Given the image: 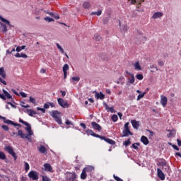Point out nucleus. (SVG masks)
<instances>
[{"mask_svg":"<svg viewBox=\"0 0 181 181\" xmlns=\"http://www.w3.org/2000/svg\"><path fill=\"white\" fill-rule=\"evenodd\" d=\"M19 122H21V124H23V125H25V127H25V131H27L28 134L23 133L22 130H18V134H17L18 135V136H21V138H22L23 139H26L29 138V135H33V132H32V127L29 123L23 121V119H22L21 118L19 119Z\"/></svg>","mask_w":181,"mask_h":181,"instance_id":"1","label":"nucleus"},{"mask_svg":"<svg viewBox=\"0 0 181 181\" xmlns=\"http://www.w3.org/2000/svg\"><path fill=\"white\" fill-rule=\"evenodd\" d=\"M50 115L55 119L57 124H59V125H62L63 124V121H62V112L57 110H54L51 112Z\"/></svg>","mask_w":181,"mask_h":181,"instance_id":"2","label":"nucleus"},{"mask_svg":"<svg viewBox=\"0 0 181 181\" xmlns=\"http://www.w3.org/2000/svg\"><path fill=\"white\" fill-rule=\"evenodd\" d=\"M0 76L1 77H0V83H2V84L6 86V81L4 80L6 78V72H5V69L4 67L0 68Z\"/></svg>","mask_w":181,"mask_h":181,"instance_id":"3","label":"nucleus"},{"mask_svg":"<svg viewBox=\"0 0 181 181\" xmlns=\"http://www.w3.org/2000/svg\"><path fill=\"white\" fill-rule=\"evenodd\" d=\"M4 149L6 152H8V153L11 155V156H13V158H14V160H16V159H18V157L16 156V153H15V151H13V148L12 146H5Z\"/></svg>","mask_w":181,"mask_h":181,"instance_id":"4","label":"nucleus"},{"mask_svg":"<svg viewBox=\"0 0 181 181\" xmlns=\"http://www.w3.org/2000/svg\"><path fill=\"white\" fill-rule=\"evenodd\" d=\"M129 123L127 122L124 124V129L122 132V136H128L129 135H133L132 132H131V130H129Z\"/></svg>","mask_w":181,"mask_h":181,"instance_id":"5","label":"nucleus"},{"mask_svg":"<svg viewBox=\"0 0 181 181\" xmlns=\"http://www.w3.org/2000/svg\"><path fill=\"white\" fill-rule=\"evenodd\" d=\"M28 176L31 180H39V173L34 171V170H31L28 173Z\"/></svg>","mask_w":181,"mask_h":181,"instance_id":"6","label":"nucleus"},{"mask_svg":"<svg viewBox=\"0 0 181 181\" xmlns=\"http://www.w3.org/2000/svg\"><path fill=\"white\" fill-rule=\"evenodd\" d=\"M57 101L58 104L60 105V107H62V108H69V105L66 100H63V98H58Z\"/></svg>","mask_w":181,"mask_h":181,"instance_id":"7","label":"nucleus"},{"mask_svg":"<svg viewBox=\"0 0 181 181\" xmlns=\"http://www.w3.org/2000/svg\"><path fill=\"white\" fill-rule=\"evenodd\" d=\"M127 74H129V76H127L128 82L129 84H134L135 83V76H134V74H130L128 71H127Z\"/></svg>","mask_w":181,"mask_h":181,"instance_id":"8","label":"nucleus"},{"mask_svg":"<svg viewBox=\"0 0 181 181\" xmlns=\"http://www.w3.org/2000/svg\"><path fill=\"white\" fill-rule=\"evenodd\" d=\"M160 104L163 107L168 105V98L163 95H160Z\"/></svg>","mask_w":181,"mask_h":181,"instance_id":"9","label":"nucleus"},{"mask_svg":"<svg viewBox=\"0 0 181 181\" xmlns=\"http://www.w3.org/2000/svg\"><path fill=\"white\" fill-rule=\"evenodd\" d=\"M91 125H92V127L93 128V129L98 131V132H101L103 127H101L97 122H92Z\"/></svg>","mask_w":181,"mask_h":181,"instance_id":"10","label":"nucleus"},{"mask_svg":"<svg viewBox=\"0 0 181 181\" xmlns=\"http://www.w3.org/2000/svg\"><path fill=\"white\" fill-rule=\"evenodd\" d=\"M157 175L159 179H160V180H165V174L163 173V172H162V170H160V168L157 169Z\"/></svg>","mask_w":181,"mask_h":181,"instance_id":"11","label":"nucleus"},{"mask_svg":"<svg viewBox=\"0 0 181 181\" xmlns=\"http://www.w3.org/2000/svg\"><path fill=\"white\" fill-rule=\"evenodd\" d=\"M69 70V64H65L63 66L64 80L67 78V71Z\"/></svg>","mask_w":181,"mask_h":181,"instance_id":"12","label":"nucleus"},{"mask_svg":"<svg viewBox=\"0 0 181 181\" xmlns=\"http://www.w3.org/2000/svg\"><path fill=\"white\" fill-rule=\"evenodd\" d=\"M102 139L103 141H105V142H107V144H110V145H115V141H114L111 139L104 136V137H102Z\"/></svg>","mask_w":181,"mask_h":181,"instance_id":"13","label":"nucleus"},{"mask_svg":"<svg viewBox=\"0 0 181 181\" xmlns=\"http://www.w3.org/2000/svg\"><path fill=\"white\" fill-rule=\"evenodd\" d=\"M162 16H163V13H162V12H156L152 16V18L153 19H158L159 18H162Z\"/></svg>","mask_w":181,"mask_h":181,"instance_id":"14","label":"nucleus"},{"mask_svg":"<svg viewBox=\"0 0 181 181\" xmlns=\"http://www.w3.org/2000/svg\"><path fill=\"white\" fill-rule=\"evenodd\" d=\"M25 112H26L28 115H30V117H33V115H36L37 113L36 111L31 110V109H27L25 110Z\"/></svg>","mask_w":181,"mask_h":181,"instance_id":"15","label":"nucleus"},{"mask_svg":"<svg viewBox=\"0 0 181 181\" xmlns=\"http://www.w3.org/2000/svg\"><path fill=\"white\" fill-rule=\"evenodd\" d=\"M133 66L134 68V70H136L137 71L142 70V67H141V64L138 61L133 64Z\"/></svg>","mask_w":181,"mask_h":181,"instance_id":"16","label":"nucleus"},{"mask_svg":"<svg viewBox=\"0 0 181 181\" xmlns=\"http://www.w3.org/2000/svg\"><path fill=\"white\" fill-rule=\"evenodd\" d=\"M131 124H132V127L134 128V129H138V128H139V122L134 119L131 121Z\"/></svg>","mask_w":181,"mask_h":181,"instance_id":"17","label":"nucleus"},{"mask_svg":"<svg viewBox=\"0 0 181 181\" xmlns=\"http://www.w3.org/2000/svg\"><path fill=\"white\" fill-rule=\"evenodd\" d=\"M67 181H75L76 180V174H69L66 177Z\"/></svg>","mask_w":181,"mask_h":181,"instance_id":"18","label":"nucleus"},{"mask_svg":"<svg viewBox=\"0 0 181 181\" xmlns=\"http://www.w3.org/2000/svg\"><path fill=\"white\" fill-rule=\"evenodd\" d=\"M141 142H142L144 145H148L149 144V140L148 139V137L142 136L141 138Z\"/></svg>","mask_w":181,"mask_h":181,"instance_id":"19","label":"nucleus"},{"mask_svg":"<svg viewBox=\"0 0 181 181\" xmlns=\"http://www.w3.org/2000/svg\"><path fill=\"white\" fill-rule=\"evenodd\" d=\"M95 97L97 98V100H98V98H100V100H104L105 98V95L103 93H97L95 95Z\"/></svg>","mask_w":181,"mask_h":181,"instance_id":"20","label":"nucleus"},{"mask_svg":"<svg viewBox=\"0 0 181 181\" xmlns=\"http://www.w3.org/2000/svg\"><path fill=\"white\" fill-rule=\"evenodd\" d=\"M44 168H45V170H47V172H53L52 165H50V164H49V163L44 164Z\"/></svg>","mask_w":181,"mask_h":181,"instance_id":"21","label":"nucleus"},{"mask_svg":"<svg viewBox=\"0 0 181 181\" xmlns=\"http://www.w3.org/2000/svg\"><path fill=\"white\" fill-rule=\"evenodd\" d=\"M3 92H4V94L3 95L5 97L6 99V98L8 100L12 99V95H11V94H9V93H8V91L5 90V89H3Z\"/></svg>","mask_w":181,"mask_h":181,"instance_id":"22","label":"nucleus"},{"mask_svg":"<svg viewBox=\"0 0 181 181\" xmlns=\"http://www.w3.org/2000/svg\"><path fill=\"white\" fill-rule=\"evenodd\" d=\"M83 170L87 173L90 172H94V167L93 166H88L85 168H83Z\"/></svg>","mask_w":181,"mask_h":181,"instance_id":"23","label":"nucleus"},{"mask_svg":"<svg viewBox=\"0 0 181 181\" xmlns=\"http://www.w3.org/2000/svg\"><path fill=\"white\" fill-rule=\"evenodd\" d=\"M104 105H105V110H107V112H114L113 107H110V106H108V105L107 103H105Z\"/></svg>","mask_w":181,"mask_h":181,"instance_id":"24","label":"nucleus"},{"mask_svg":"<svg viewBox=\"0 0 181 181\" xmlns=\"http://www.w3.org/2000/svg\"><path fill=\"white\" fill-rule=\"evenodd\" d=\"M38 151L39 152H40V153H46V152H47V150L46 149V147H45V146H40Z\"/></svg>","mask_w":181,"mask_h":181,"instance_id":"25","label":"nucleus"},{"mask_svg":"<svg viewBox=\"0 0 181 181\" xmlns=\"http://www.w3.org/2000/svg\"><path fill=\"white\" fill-rule=\"evenodd\" d=\"M81 179H82V180H85V179H87V173L84 170V169L82 170V173L81 174Z\"/></svg>","mask_w":181,"mask_h":181,"instance_id":"26","label":"nucleus"},{"mask_svg":"<svg viewBox=\"0 0 181 181\" xmlns=\"http://www.w3.org/2000/svg\"><path fill=\"white\" fill-rule=\"evenodd\" d=\"M15 57H23V59H28V56L25 54L21 53H16Z\"/></svg>","mask_w":181,"mask_h":181,"instance_id":"27","label":"nucleus"},{"mask_svg":"<svg viewBox=\"0 0 181 181\" xmlns=\"http://www.w3.org/2000/svg\"><path fill=\"white\" fill-rule=\"evenodd\" d=\"M83 6L85 8V9H88V8L91 6V4L88 1H85L83 4Z\"/></svg>","mask_w":181,"mask_h":181,"instance_id":"28","label":"nucleus"},{"mask_svg":"<svg viewBox=\"0 0 181 181\" xmlns=\"http://www.w3.org/2000/svg\"><path fill=\"white\" fill-rule=\"evenodd\" d=\"M0 21H3L6 25H8V26H11V23L9 22V21L4 18L1 16H0Z\"/></svg>","mask_w":181,"mask_h":181,"instance_id":"29","label":"nucleus"},{"mask_svg":"<svg viewBox=\"0 0 181 181\" xmlns=\"http://www.w3.org/2000/svg\"><path fill=\"white\" fill-rule=\"evenodd\" d=\"M86 134H87V135H91L92 136H94V132L90 129L86 130Z\"/></svg>","mask_w":181,"mask_h":181,"instance_id":"30","label":"nucleus"},{"mask_svg":"<svg viewBox=\"0 0 181 181\" xmlns=\"http://www.w3.org/2000/svg\"><path fill=\"white\" fill-rule=\"evenodd\" d=\"M0 159L2 160H5V159H6V156L4 152L0 151Z\"/></svg>","mask_w":181,"mask_h":181,"instance_id":"31","label":"nucleus"},{"mask_svg":"<svg viewBox=\"0 0 181 181\" xmlns=\"http://www.w3.org/2000/svg\"><path fill=\"white\" fill-rule=\"evenodd\" d=\"M111 119L113 122H117L118 121V115H113L111 117Z\"/></svg>","mask_w":181,"mask_h":181,"instance_id":"32","label":"nucleus"},{"mask_svg":"<svg viewBox=\"0 0 181 181\" xmlns=\"http://www.w3.org/2000/svg\"><path fill=\"white\" fill-rule=\"evenodd\" d=\"M24 167H25V172H28L29 170V169H30L29 163H28L26 162H24Z\"/></svg>","mask_w":181,"mask_h":181,"instance_id":"33","label":"nucleus"},{"mask_svg":"<svg viewBox=\"0 0 181 181\" xmlns=\"http://www.w3.org/2000/svg\"><path fill=\"white\" fill-rule=\"evenodd\" d=\"M145 94H146V92H144L142 94H139L137 97V101H139V100L144 98V97H145Z\"/></svg>","mask_w":181,"mask_h":181,"instance_id":"34","label":"nucleus"},{"mask_svg":"<svg viewBox=\"0 0 181 181\" xmlns=\"http://www.w3.org/2000/svg\"><path fill=\"white\" fill-rule=\"evenodd\" d=\"M139 143H134L132 144V148L133 149H135L136 151H138L139 148L138 146H139Z\"/></svg>","mask_w":181,"mask_h":181,"instance_id":"35","label":"nucleus"},{"mask_svg":"<svg viewBox=\"0 0 181 181\" xmlns=\"http://www.w3.org/2000/svg\"><path fill=\"white\" fill-rule=\"evenodd\" d=\"M4 122L5 124H8L10 125H13V122L12 120L6 119V117H5V119H4Z\"/></svg>","mask_w":181,"mask_h":181,"instance_id":"36","label":"nucleus"},{"mask_svg":"<svg viewBox=\"0 0 181 181\" xmlns=\"http://www.w3.org/2000/svg\"><path fill=\"white\" fill-rule=\"evenodd\" d=\"M56 46H57V49H59V50H60L61 53H64V49H63V48L62 47V46H60V45L59 43H57Z\"/></svg>","mask_w":181,"mask_h":181,"instance_id":"37","label":"nucleus"},{"mask_svg":"<svg viewBox=\"0 0 181 181\" xmlns=\"http://www.w3.org/2000/svg\"><path fill=\"white\" fill-rule=\"evenodd\" d=\"M158 165H159V166H162L163 168L165 166H167L165 160H163V161L158 163Z\"/></svg>","mask_w":181,"mask_h":181,"instance_id":"38","label":"nucleus"},{"mask_svg":"<svg viewBox=\"0 0 181 181\" xmlns=\"http://www.w3.org/2000/svg\"><path fill=\"white\" fill-rule=\"evenodd\" d=\"M131 144V139H128L127 141L124 142V146H129V145Z\"/></svg>","mask_w":181,"mask_h":181,"instance_id":"39","label":"nucleus"},{"mask_svg":"<svg viewBox=\"0 0 181 181\" xmlns=\"http://www.w3.org/2000/svg\"><path fill=\"white\" fill-rule=\"evenodd\" d=\"M136 78L137 80H143L144 79V75L139 74L136 76Z\"/></svg>","mask_w":181,"mask_h":181,"instance_id":"40","label":"nucleus"},{"mask_svg":"<svg viewBox=\"0 0 181 181\" xmlns=\"http://www.w3.org/2000/svg\"><path fill=\"white\" fill-rule=\"evenodd\" d=\"M44 19L47 22H54V20L52 18H49V17H45Z\"/></svg>","mask_w":181,"mask_h":181,"instance_id":"41","label":"nucleus"},{"mask_svg":"<svg viewBox=\"0 0 181 181\" xmlns=\"http://www.w3.org/2000/svg\"><path fill=\"white\" fill-rule=\"evenodd\" d=\"M101 13H102L101 11H98L96 12H92L91 15H97V16H100V15H101Z\"/></svg>","mask_w":181,"mask_h":181,"instance_id":"42","label":"nucleus"},{"mask_svg":"<svg viewBox=\"0 0 181 181\" xmlns=\"http://www.w3.org/2000/svg\"><path fill=\"white\" fill-rule=\"evenodd\" d=\"M1 23V26L3 27V28H4L3 32H8V28H6V25H5L2 23Z\"/></svg>","mask_w":181,"mask_h":181,"instance_id":"43","label":"nucleus"},{"mask_svg":"<svg viewBox=\"0 0 181 181\" xmlns=\"http://www.w3.org/2000/svg\"><path fill=\"white\" fill-rule=\"evenodd\" d=\"M72 81H76V83H78V81H80V78L78 76L72 77Z\"/></svg>","mask_w":181,"mask_h":181,"instance_id":"44","label":"nucleus"},{"mask_svg":"<svg viewBox=\"0 0 181 181\" xmlns=\"http://www.w3.org/2000/svg\"><path fill=\"white\" fill-rule=\"evenodd\" d=\"M30 103H32L33 104H36V99L33 97H30Z\"/></svg>","mask_w":181,"mask_h":181,"instance_id":"45","label":"nucleus"},{"mask_svg":"<svg viewBox=\"0 0 181 181\" xmlns=\"http://www.w3.org/2000/svg\"><path fill=\"white\" fill-rule=\"evenodd\" d=\"M142 2H144V1H141V0L138 1V4L136 6L137 9H139V8H141Z\"/></svg>","mask_w":181,"mask_h":181,"instance_id":"46","label":"nucleus"},{"mask_svg":"<svg viewBox=\"0 0 181 181\" xmlns=\"http://www.w3.org/2000/svg\"><path fill=\"white\" fill-rule=\"evenodd\" d=\"M20 95L21 97H23V98H26L28 97V95L25 93V92H20Z\"/></svg>","mask_w":181,"mask_h":181,"instance_id":"47","label":"nucleus"},{"mask_svg":"<svg viewBox=\"0 0 181 181\" xmlns=\"http://www.w3.org/2000/svg\"><path fill=\"white\" fill-rule=\"evenodd\" d=\"M114 179H115L117 181H124L122 179H121L119 177L116 176L115 175H113Z\"/></svg>","mask_w":181,"mask_h":181,"instance_id":"48","label":"nucleus"},{"mask_svg":"<svg viewBox=\"0 0 181 181\" xmlns=\"http://www.w3.org/2000/svg\"><path fill=\"white\" fill-rule=\"evenodd\" d=\"M122 30H123V32H127V30H128V25H124L122 26Z\"/></svg>","mask_w":181,"mask_h":181,"instance_id":"49","label":"nucleus"},{"mask_svg":"<svg viewBox=\"0 0 181 181\" xmlns=\"http://www.w3.org/2000/svg\"><path fill=\"white\" fill-rule=\"evenodd\" d=\"M42 181H50V178L47 177V176H42Z\"/></svg>","mask_w":181,"mask_h":181,"instance_id":"50","label":"nucleus"},{"mask_svg":"<svg viewBox=\"0 0 181 181\" xmlns=\"http://www.w3.org/2000/svg\"><path fill=\"white\" fill-rule=\"evenodd\" d=\"M37 111H42V112H43V114H45V112H46V110L42 108V107H37Z\"/></svg>","mask_w":181,"mask_h":181,"instance_id":"51","label":"nucleus"},{"mask_svg":"<svg viewBox=\"0 0 181 181\" xmlns=\"http://www.w3.org/2000/svg\"><path fill=\"white\" fill-rule=\"evenodd\" d=\"M93 136H95V138H100V139H103V138H104V136L96 134L95 133H94Z\"/></svg>","mask_w":181,"mask_h":181,"instance_id":"52","label":"nucleus"},{"mask_svg":"<svg viewBox=\"0 0 181 181\" xmlns=\"http://www.w3.org/2000/svg\"><path fill=\"white\" fill-rule=\"evenodd\" d=\"M95 40L100 41V40L101 39V37L98 35V34H96L95 35Z\"/></svg>","mask_w":181,"mask_h":181,"instance_id":"53","label":"nucleus"},{"mask_svg":"<svg viewBox=\"0 0 181 181\" xmlns=\"http://www.w3.org/2000/svg\"><path fill=\"white\" fill-rule=\"evenodd\" d=\"M158 66H160L161 67L165 64V62L163 61H158Z\"/></svg>","mask_w":181,"mask_h":181,"instance_id":"54","label":"nucleus"},{"mask_svg":"<svg viewBox=\"0 0 181 181\" xmlns=\"http://www.w3.org/2000/svg\"><path fill=\"white\" fill-rule=\"evenodd\" d=\"M66 125H73V123L70 120L66 119L65 122Z\"/></svg>","mask_w":181,"mask_h":181,"instance_id":"55","label":"nucleus"},{"mask_svg":"<svg viewBox=\"0 0 181 181\" xmlns=\"http://www.w3.org/2000/svg\"><path fill=\"white\" fill-rule=\"evenodd\" d=\"M1 128H3L4 131H9V127H8L6 125L1 126Z\"/></svg>","mask_w":181,"mask_h":181,"instance_id":"56","label":"nucleus"},{"mask_svg":"<svg viewBox=\"0 0 181 181\" xmlns=\"http://www.w3.org/2000/svg\"><path fill=\"white\" fill-rule=\"evenodd\" d=\"M80 127H81L83 129H87V126H86V124H84V123H81Z\"/></svg>","mask_w":181,"mask_h":181,"instance_id":"57","label":"nucleus"},{"mask_svg":"<svg viewBox=\"0 0 181 181\" xmlns=\"http://www.w3.org/2000/svg\"><path fill=\"white\" fill-rule=\"evenodd\" d=\"M50 107V105L48 103H45L44 105V108H45V110H47V108H49Z\"/></svg>","mask_w":181,"mask_h":181,"instance_id":"58","label":"nucleus"},{"mask_svg":"<svg viewBox=\"0 0 181 181\" xmlns=\"http://www.w3.org/2000/svg\"><path fill=\"white\" fill-rule=\"evenodd\" d=\"M46 13H47L48 15H50V16H52V18H54V13L53 12H46Z\"/></svg>","mask_w":181,"mask_h":181,"instance_id":"59","label":"nucleus"},{"mask_svg":"<svg viewBox=\"0 0 181 181\" xmlns=\"http://www.w3.org/2000/svg\"><path fill=\"white\" fill-rule=\"evenodd\" d=\"M60 93L63 97H66V91L60 90Z\"/></svg>","mask_w":181,"mask_h":181,"instance_id":"60","label":"nucleus"},{"mask_svg":"<svg viewBox=\"0 0 181 181\" xmlns=\"http://www.w3.org/2000/svg\"><path fill=\"white\" fill-rule=\"evenodd\" d=\"M40 73H42V74H45V73H46V70L45 69H41V70L40 71Z\"/></svg>","mask_w":181,"mask_h":181,"instance_id":"61","label":"nucleus"},{"mask_svg":"<svg viewBox=\"0 0 181 181\" xmlns=\"http://www.w3.org/2000/svg\"><path fill=\"white\" fill-rule=\"evenodd\" d=\"M16 52H21L22 51L21 47H19V46L16 47Z\"/></svg>","mask_w":181,"mask_h":181,"instance_id":"62","label":"nucleus"},{"mask_svg":"<svg viewBox=\"0 0 181 181\" xmlns=\"http://www.w3.org/2000/svg\"><path fill=\"white\" fill-rule=\"evenodd\" d=\"M173 148H174V149H175L176 151H179V147H177V146L176 145H173Z\"/></svg>","mask_w":181,"mask_h":181,"instance_id":"63","label":"nucleus"},{"mask_svg":"<svg viewBox=\"0 0 181 181\" xmlns=\"http://www.w3.org/2000/svg\"><path fill=\"white\" fill-rule=\"evenodd\" d=\"M177 142L178 146H181V140L180 139H177Z\"/></svg>","mask_w":181,"mask_h":181,"instance_id":"64","label":"nucleus"}]
</instances>
